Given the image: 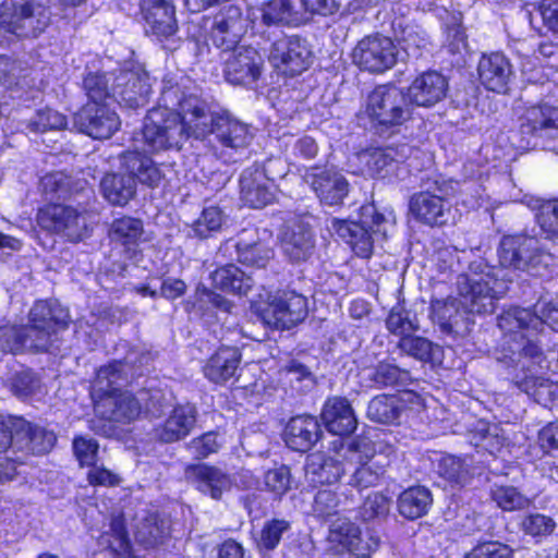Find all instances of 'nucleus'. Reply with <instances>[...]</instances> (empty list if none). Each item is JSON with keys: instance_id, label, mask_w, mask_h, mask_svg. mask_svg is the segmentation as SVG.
I'll return each instance as SVG.
<instances>
[{"instance_id": "54", "label": "nucleus", "mask_w": 558, "mask_h": 558, "mask_svg": "<svg viewBox=\"0 0 558 558\" xmlns=\"http://www.w3.org/2000/svg\"><path fill=\"white\" fill-rule=\"evenodd\" d=\"M520 527L524 534L543 539L554 533L556 522L549 515L535 512L525 515L520 523Z\"/></svg>"}, {"instance_id": "31", "label": "nucleus", "mask_w": 558, "mask_h": 558, "mask_svg": "<svg viewBox=\"0 0 558 558\" xmlns=\"http://www.w3.org/2000/svg\"><path fill=\"white\" fill-rule=\"evenodd\" d=\"M234 247L238 260L246 266L265 268L274 257V251L266 243L259 241L256 230H243L236 241H228L225 248Z\"/></svg>"}, {"instance_id": "2", "label": "nucleus", "mask_w": 558, "mask_h": 558, "mask_svg": "<svg viewBox=\"0 0 558 558\" xmlns=\"http://www.w3.org/2000/svg\"><path fill=\"white\" fill-rule=\"evenodd\" d=\"M28 325L0 327V350L5 353L50 351L58 342V333L68 327V311L56 302L38 301L28 315Z\"/></svg>"}, {"instance_id": "39", "label": "nucleus", "mask_w": 558, "mask_h": 558, "mask_svg": "<svg viewBox=\"0 0 558 558\" xmlns=\"http://www.w3.org/2000/svg\"><path fill=\"white\" fill-rule=\"evenodd\" d=\"M342 458L313 456L306 469V476L313 485H331L337 483L342 475L348 473L347 460Z\"/></svg>"}, {"instance_id": "15", "label": "nucleus", "mask_w": 558, "mask_h": 558, "mask_svg": "<svg viewBox=\"0 0 558 558\" xmlns=\"http://www.w3.org/2000/svg\"><path fill=\"white\" fill-rule=\"evenodd\" d=\"M398 50L393 41L380 35L361 39L352 52L353 62L362 70L383 73L397 62Z\"/></svg>"}, {"instance_id": "5", "label": "nucleus", "mask_w": 558, "mask_h": 558, "mask_svg": "<svg viewBox=\"0 0 558 558\" xmlns=\"http://www.w3.org/2000/svg\"><path fill=\"white\" fill-rule=\"evenodd\" d=\"M393 225V217H386L377 211L374 204H366L360 209L359 221L332 219L330 228L350 245L356 256L369 258L374 243L386 240Z\"/></svg>"}, {"instance_id": "44", "label": "nucleus", "mask_w": 558, "mask_h": 558, "mask_svg": "<svg viewBox=\"0 0 558 558\" xmlns=\"http://www.w3.org/2000/svg\"><path fill=\"white\" fill-rule=\"evenodd\" d=\"M211 280L216 288L239 295L247 294L254 284L252 277L233 264L216 269Z\"/></svg>"}, {"instance_id": "63", "label": "nucleus", "mask_w": 558, "mask_h": 558, "mask_svg": "<svg viewBox=\"0 0 558 558\" xmlns=\"http://www.w3.org/2000/svg\"><path fill=\"white\" fill-rule=\"evenodd\" d=\"M512 549L499 542H484L476 545L464 558H511Z\"/></svg>"}, {"instance_id": "6", "label": "nucleus", "mask_w": 558, "mask_h": 558, "mask_svg": "<svg viewBox=\"0 0 558 558\" xmlns=\"http://www.w3.org/2000/svg\"><path fill=\"white\" fill-rule=\"evenodd\" d=\"M498 326L508 339L509 350L534 360L536 364L543 361V351L536 336L541 332V323L531 310L519 306L510 307L498 318Z\"/></svg>"}, {"instance_id": "27", "label": "nucleus", "mask_w": 558, "mask_h": 558, "mask_svg": "<svg viewBox=\"0 0 558 558\" xmlns=\"http://www.w3.org/2000/svg\"><path fill=\"white\" fill-rule=\"evenodd\" d=\"M141 14L147 33L168 38L178 31L172 0H141Z\"/></svg>"}, {"instance_id": "14", "label": "nucleus", "mask_w": 558, "mask_h": 558, "mask_svg": "<svg viewBox=\"0 0 558 558\" xmlns=\"http://www.w3.org/2000/svg\"><path fill=\"white\" fill-rule=\"evenodd\" d=\"M451 191V183L445 180L427 181L426 189L411 197V213L418 221L425 225H445L450 215V204L446 197Z\"/></svg>"}, {"instance_id": "42", "label": "nucleus", "mask_w": 558, "mask_h": 558, "mask_svg": "<svg viewBox=\"0 0 558 558\" xmlns=\"http://www.w3.org/2000/svg\"><path fill=\"white\" fill-rule=\"evenodd\" d=\"M144 233L143 221L130 216L114 219L109 230L112 241L123 245L132 256L136 255L135 247L144 241Z\"/></svg>"}, {"instance_id": "55", "label": "nucleus", "mask_w": 558, "mask_h": 558, "mask_svg": "<svg viewBox=\"0 0 558 558\" xmlns=\"http://www.w3.org/2000/svg\"><path fill=\"white\" fill-rule=\"evenodd\" d=\"M387 329L400 337H408L412 332L418 329V325L414 322L411 313L401 305H397L391 308L387 319Z\"/></svg>"}, {"instance_id": "37", "label": "nucleus", "mask_w": 558, "mask_h": 558, "mask_svg": "<svg viewBox=\"0 0 558 558\" xmlns=\"http://www.w3.org/2000/svg\"><path fill=\"white\" fill-rule=\"evenodd\" d=\"M418 400V396L412 391H404L402 395H378L374 397L367 407V417L376 423L380 424H393L396 423L403 409L405 402H413Z\"/></svg>"}, {"instance_id": "51", "label": "nucleus", "mask_w": 558, "mask_h": 558, "mask_svg": "<svg viewBox=\"0 0 558 558\" xmlns=\"http://www.w3.org/2000/svg\"><path fill=\"white\" fill-rule=\"evenodd\" d=\"M398 348L407 355L412 356L422 362H429L434 360L438 345L430 342L428 339L413 336L402 337L398 342Z\"/></svg>"}, {"instance_id": "36", "label": "nucleus", "mask_w": 558, "mask_h": 558, "mask_svg": "<svg viewBox=\"0 0 558 558\" xmlns=\"http://www.w3.org/2000/svg\"><path fill=\"white\" fill-rule=\"evenodd\" d=\"M322 435L316 417L301 415L292 417L284 429V441L289 448L305 452L310 450Z\"/></svg>"}, {"instance_id": "22", "label": "nucleus", "mask_w": 558, "mask_h": 558, "mask_svg": "<svg viewBox=\"0 0 558 558\" xmlns=\"http://www.w3.org/2000/svg\"><path fill=\"white\" fill-rule=\"evenodd\" d=\"M160 104L155 109H168L180 114L182 121L192 129L193 124L199 121L207 106L198 97L186 96L177 82L172 78H165L159 99Z\"/></svg>"}, {"instance_id": "38", "label": "nucleus", "mask_w": 558, "mask_h": 558, "mask_svg": "<svg viewBox=\"0 0 558 558\" xmlns=\"http://www.w3.org/2000/svg\"><path fill=\"white\" fill-rule=\"evenodd\" d=\"M241 352L235 347H220L204 366L205 376L213 383L221 384L233 377L241 362Z\"/></svg>"}, {"instance_id": "32", "label": "nucleus", "mask_w": 558, "mask_h": 558, "mask_svg": "<svg viewBox=\"0 0 558 558\" xmlns=\"http://www.w3.org/2000/svg\"><path fill=\"white\" fill-rule=\"evenodd\" d=\"M121 169L129 178L150 189L159 185L163 173L159 166L146 154L138 150H128L120 156Z\"/></svg>"}, {"instance_id": "11", "label": "nucleus", "mask_w": 558, "mask_h": 558, "mask_svg": "<svg viewBox=\"0 0 558 558\" xmlns=\"http://www.w3.org/2000/svg\"><path fill=\"white\" fill-rule=\"evenodd\" d=\"M255 311L265 325L290 329L305 319L307 300L295 291H278L269 294L265 304L255 305Z\"/></svg>"}, {"instance_id": "29", "label": "nucleus", "mask_w": 558, "mask_h": 558, "mask_svg": "<svg viewBox=\"0 0 558 558\" xmlns=\"http://www.w3.org/2000/svg\"><path fill=\"white\" fill-rule=\"evenodd\" d=\"M478 78L483 86L498 94L509 90L513 70L509 59L500 53L483 54L477 65Z\"/></svg>"}, {"instance_id": "58", "label": "nucleus", "mask_w": 558, "mask_h": 558, "mask_svg": "<svg viewBox=\"0 0 558 558\" xmlns=\"http://www.w3.org/2000/svg\"><path fill=\"white\" fill-rule=\"evenodd\" d=\"M365 168L372 177H385L393 167L395 158L390 151L374 149L363 155Z\"/></svg>"}, {"instance_id": "25", "label": "nucleus", "mask_w": 558, "mask_h": 558, "mask_svg": "<svg viewBox=\"0 0 558 558\" xmlns=\"http://www.w3.org/2000/svg\"><path fill=\"white\" fill-rule=\"evenodd\" d=\"M468 308L462 307L459 299L438 300L432 304L433 319L444 333L464 337L474 324Z\"/></svg>"}, {"instance_id": "4", "label": "nucleus", "mask_w": 558, "mask_h": 558, "mask_svg": "<svg viewBox=\"0 0 558 558\" xmlns=\"http://www.w3.org/2000/svg\"><path fill=\"white\" fill-rule=\"evenodd\" d=\"M342 449L349 473L348 484L360 490L381 483L395 454L392 446L366 438L352 440Z\"/></svg>"}, {"instance_id": "34", "label": "nucleus", "mask_w": 558, "mask_h": 558, "mask_svg": "<svg viewBox=\"0 0 558 558\" xmlns=\"http://www.w3.org/2000/svg\"><path fill=\"white\" fill-rule=\"evenodd\" d=\"M274 184L258 168L244 170L240 178L242 201L253 208L269 204L274 198Z\"/></svg>"}, {"instance_id": "35", "label": "nucleus", "mask_w": 558, "mask_h": 558, "mask_svg": "<svg viewBox=\"0 0 558 558\" xmlns=\"http://www.w3.org/2000/svg\"><path fill=\"white\" fill-rule=\"evenodd\" d=\"M197 410L186 403L177 405L165 423L156 428V436L163 442H173L186 437L196 424Z\"/></svg>"}, {"instance_id": "57", "label": "nucleus", "mask_w": 558, "mask_h": 558, "mask_svg": "<svg viewBox=\"0 0 558 558\" xmlns=\"http://www.w3.org/2000/svg\"><path fill=\"white\" fill-rule=\"evenodd\" d=\"M264 484L268 492L281 498L292 488L291 471L287 465L268 470L264 475Z\"/></svg>"}, {"instance_id": "33", "label": "nucleus", "mask_w": 558, "mask_h": 558, "mask_svg": "<svg viewBox=\"0 0 558 558\" xmlns=\"http://www.w3.org/2000/svg\"><path fill=\"white\" fill-rule=\"evenodd\" d=\"M326 428L339 436L352 434L357 427V420L350 402L342 397L328 398L322 411Z\"/></svg>"}, {"instance_id": "7", "label": "nucleus", "mask_w": 558, "mask_h": 558, "mask_svg": "<svg viewBox=\"0 0 558 558\" xmlns=\"http://www.w3.org/2000/svg\"><path fill=\"white\" fill-rule=\"evenodd\" d=\"M498 258L502 267L526 271L533 276H542L551 259L539 241L526 234L502 236Z\"/></svg>"}, {"instance_id": "9", "label": "nucleus", "mask_w": 558, "mask_h": 558, "mask_svg": "<svg viewBox=\"0 0 558 558\" xmlns=\"http://www.w3.org/2000/svg\"><path fill=\"white\" fill-rule=\"evenodd\" d=\"M142 133L146 146L156 151L178 148L193 137L192 129L180 114L168 109H150L144 119Z\"/></svg>"}, {"instance_id": "64", "label": "nucleus", "mask_w": 558, "mask_h": 558, "mask_svg": "<svg viewBox=\"0 0 558 558\" xmlns=\"http://www.w3.org/2000/svg\"><path fill=\"white\" fill-rule=\"evenodd\" d=\"M532 313L539 319L541 331L544 325H548L553 330L558 328V305L553 300L541 299Z\"/></svg>"}, {"instance_id": "3", "label": "nucleus", "mask_w": 558, "mask_h": 558, "mask_svg": "<svg viewBox=\"0 0 558 558\" xmlns=\"http://www.w3.org/2000/svg\"><path fill=\"white\" fill-rule=\"evenodd\" d=\"M508 288L505 270L488 265L480 264L457 278L458 299L462 307L478 315L493 313Z\"/></svg>"}, {"instance_id": "16", "label": "nucleus", "mask_w": 558, "mask_h": 558, "mask_svg": "<svg viewBox=\"0 0 558 558\" xmlns=\"http://www.w3.org/2000/svg\"><path fill=\"white\" fill-rule=\"evenodd\" d=\"M302 180L311 186L319 202L328 206L341 205L350 191L348 180L336 169L306 167Z\"/></svg>"}, {"instance_id": "61", "label": "nucleus", "mask_w": 558, "mask_h": 558, "mask_svg": "<svg viewBox=\"0 0 558 558\" xmlns=\"http://www.w3.org/2000/svg\"><path fill=\"white\" fill-rule=\"evenodd\" d=\"M109 78L105 74L90 73L84 78V88L89 99L88 102L104 104L107 98H112V87H108Z\"/></svg>"}, {"instance_id": "56", "label": "nucleus", "mask_w": 558, "mask_h": 558, "mask_svg": "<svg viewBox=\"0 0 558 558\" xmlns=\"http://www.w3.org/2000/svg\"><path fill=\"white\" fill-rule=\"evenodd\" d=\"M390 510V499L381 493L369 494L360 507V517L363 521L385 519Z\"/></svg>"}, {"instance_id": "28", "label": "nucleus", "mask_w": 558, "mask_h": 558, "mask_svg": "<svg viewBox=\"0 0 558 558\" xmlns=\"http://www.w3.org/2000/svg\"><path fill=\"white\" fill-rule=\"evenodd\" d=\"M448 90V82L437 71H427L416 76L405 95L412 106L429 108L441 101Z\"/></svg>"}, {"instance_id": "17", "label": "nucleus", "mask_w": 558, "mask_h": 558, "mask_svg": "<svg viewBox=\"0 0 558 558\" xmlns=\"http://www.w3.org/2000/svg\"><path fill=\"white\" fill-rule=\"evenodd\" d=\"M312 52L306 41L298 36H284L275 40L269 61L279 72L294 76L304 72L311 63Z\"/></svg>"}, {"instance_id": "26", "label": "nucleus", "mask_w": 558, "mask_h": 558, "mask_svg": "<svg viewBox=\"0 0 558 558\" xmlns=\"http://www.w3.org/2000/svg\"><path fill=\"white\" fill-rule=\"evenodd\" d=\"M184 475L197 490L213 499H220L223 493L232 487L231 476L222 469L206 464H190L184 470Z\"/></svg>"}, {"instance_id": "45", "label": "nucleus", "mask_w": 558, "mask_h": 558, "mask_svg": "<svg viewBox=\"0 0 558 558\" xmlns=\"http://www.w3.org/2000/svg\"><path fill=\"white\" fill-rule=\"evenodd\" d=\"M303 14L296 1L270 0L262 7V21L265 25H298Z\"/></svg>"}, {"instance_id": "53", "label": "nucleus", "mask_w": 558, "mask_h": 558, "mask_svg": "<svg viewBox=\"0 0 558 558\" xmlns=\"http://www.w3.org/2000/svg\"><path fill=\"white\" fill-rule=\"evenodd\" d=\"M438 472L449 482L463 485L470 477V463L466 459L447 456L439 461Z\"/></svg>"}, {"instance_id": "52", "label": "nucleus", "mask_w": 558, "mask_h": 558, "mask_svg": "<svg viewBox=\"0 0 558 558\" xmlns=\"http://www.w3.org/2000/svg\"><path fill=\"white\" fill-rule=\"evenodd\" d=\"M65 126L66 118L62 113L51 108L37 110L36 113L27 122V129L34 133L62 130Z\"/></svg>"}, {"instance_id": "43", "label": "nucleus", "mask_w": 558, "mask_h": 558, "mask_svg": "<svg viewBox=\"0 0 558 558\" xmlns=\"http://www.w3.org/2000/svg\"><path fill=\"white\" fill-rule=\"evenodd\" d=\"M432 502V494L426 487L412 486L399 495L397 506L403 518L416 520L427 513Z\"/></svg>"}, {"instance_id": "10", "label": "nucleus", "mask_w": 558, "mask_h": 558, "mask_svg": "<svg viewBox=\"0 0 558 558\" xmlns=\"http://www.w3.org/2000/svg\"><path fill=\"white\" fill-rule=\"evenodd\" d=\"M365 112L374 125L390 129L412 117L405 92L395 85H379L368 95Z\"/></svg>"}, {"instance_id": "24", "label": "nucleus", "mask_w": 558, "mask_h": 558, "mask_svg": "<svg viewBox=\"0 0 558 558\" xmlns=\"http://www.w3.org/2000/svg\"><path fill=\"white\" fill-rule=\"evenodd\" d=\"M328 541L337 553H351L368 557L377 547L378 539L371 537L364 542L357 525L347 519H338L330 525Z\"/></svg>"}, {"instance_id": "60", "label": "nucleus", "mask_w": 558, "mask_h": 558, "mask_svg": "<svg viewBox=\"0 0 558 558\" xmlns=\"http://www.w3.org/2000/svg\"><path fill=\"white\" fill-rule=\"evenodd\" d=\"M535 218L547 236L558 238V199L542 203Z\"/></svg>"}, {"instance_id": "50", "label": "nucleus", "mask_w": 558, "mask_h": 558, "mask_svg": "<svg viewBox=\"0 0 558 558\" xmlns=\"http://www.w3.org/2000/svg\"><path fill=\"white\" fill-rule=\"evenodd\" d=\"M290 529L291 523L284 519H271L266 521L256 537L258 549L267 551L274 550Z\"/></svg>"}, {"instance_id": "19", "label": "nucleus", "mask_w": 558, "mask_h": 558, "mask_svg": "<svg viewBox=\"0 0 558 558\" xmlns=\"http://www.w3.org/2000/svg\"><path fill=\"white\" fill-rule=\"evenodd\" d=\"M248 19L236 5H229L215 14L209 38L213 44L226 51L238 47L239 41L247 32Z\"/></svg>"}, {"instance_id": "20", "label": "nucleus", "mask_w": 558, "mask_h": 558, "mask_svg": "<svg viewBox=\"0 0 558 558\" xmlns=\"http://www.w3.org/2000/svg\"><path fill=\"white\" fill-rule=\"evenodd\" d=\"M151 94L150 78L142 70H125L114 76L112 98L121 106L136 109L147 105Z\"/></svg>"}, {"instance_id": "13", "label": "nucleus", "mask_w": 558, "mask_h": 558, "mask_svg": "<svg viewBox=\"0 0 558 558\" xmlns=\"http://www.w3.org/2000/svg\"><path fill=\"white\" fill-rule=\"evenodd\" d=\"M520 131L534 146L558 155V108L549 105L532 106L520 117Z\"/></svg>"}, {"instance_id": "21", "label": "nucleus", "mask_w": 558, "mask_h": 558, "mask_svg": "<svg viewBox=\"0 0 558 558\" xmlns=\"http://www.w3.org/2000/svg\"><path fill=\"white\" fill-rule=\"evenodd\" d=\"M75 125L88 136L109 138L120 126L118 114L106 104L87 102L74 117Z\"/></svg>"}, {"instance_id": "18", "label": "nucleus", "mask_w": 558, "mask_h": 558, "mask_svg": "<svg viewBox=\"0 0 558 558\" xmlns=\"http://www.w3.org/2000/svg\"><path fill=\"white\" fill-rule=\"evenodd\" d=\"M264 59L251 46H240L229 50L225 58L223 74L233 85L250 86L262 75Z\"/></svg>"}, {"instance_id": "40", "label": "nucleus", "mask_w": 558, "mask_h": 558, "mask_svg": "<svg viewBox=\"0 0 558 558\" xmlns=\"http://www.w3.org/2000/svg\"><path fill=\"white\" fill-rule=\"evenodd\" d=\"M284 255L294 263L304 262L314 252V234L305 222L295 223L282 239Z\"/></svg>"}, {"instance_id": "59", "label": "nucleus", "mask_w": 558, "mask_h": 558, "mask_svg": "<svg viewBox=\"0 0 558 558\" xmlns=\"http://www.w3.org/2000/svg\"><path fill=\"white\" fill-rule=\"evenodd\" d=\"M44 194L50 198H65L71 194V180L63 172L48 173L40 180Z\"/></svg>"}, {"instance_id": "47", "label": "nucleus", "mask_w": 558, "mask_h": 558, "mask_svg": "<svg viewBox=\"0 0 558 558\" xmlns=\"http://www.w3.org/2000/svg\"><path fill=\"white\" fill-rule=\"evenodd\" d=\"M515 385L523 392L533 397L537 403L545 407L558 397V386L543 377L526 375L523 378H517Z\"/></svg>"}, {"instance_id": "12", "label": "nucleus", "mask_w": 558, "mask_h": 558, "mask_svg": "<svg viewBox=\"0 0 558 558\" xmlns=\"http://www.w3.org/2000/svg\"><path fill=\"white\" fill-rule=\"evenodd\" d=\"M38 225L50 232L60 233L71 242H78L89 234V214L84 208L52 204L39 209Z\"/></svg>"}, {"instance_id": "1", "label": "nucleus", "mask_w": 558, "mask_h": 558, "mask_svg": "<svg viewBox=\"0 0 558 558\" xmlns=\"http://www.w3.org/2000/svg\"><path fill=\"white\" fill-rule=\"evenodd\" d=\"M149 362L148 353L132 348L122 360H114L97 371L90 396L99 416L119 423H130L138 417L142 410L138 398L118 386L142 376Z\"/></svg>"}, {"instance_id": "23", "label": "nucleus", "mask_w": 558, "mask_h": 558, "mask_svg": "<svg viewBox=\"0 0 558 558\" xmlns=\"http://www.w3.org/2000/svg\"><path fill=\"white\" fill-rule=\"evenodd\" d=\"M14 428L13 457H21L23 459L27 453L45 454L56 445L57 436L52 430L43 426L32 425L21 417L14 418Z\"/></svg>"}, {"instance_id": "8", "label": "nucleus", "mask_w": 558, "mask_h": 558, "mask_svg": "<svg viewBox=\"0 0 558 558\" xmlns=\"http://www.w3.org/2000/svg\"><path fill=\"white\" fill-rule=\"evenodd\" d=\"M213 134L222 149L239 151L247 147L253 138L247 124L229 112H210L207 108L199 121L192 126L196 140H205Z\"/></svg>"}, {"instance_id": "48", "label": "nucleus", "mask_w": 558, "mask_h": 558, "mask_svg": "<svg viewBox=\"0 0 558 558\" xmlns=\"http://www.w3.org/2000/svg\"><path fill=\"white\" fill-rule=\"evenodd\" d=\"M493 501L504 511H520L530 507L531 499L517 487L509 485H495L490 488Z\"/></svg>"}, {"instance_id": "49", "label": "nucleus", "mask_w": 558, "mask_h": 558, "mask_svg": "<svg viewBox=\"0 0 558 558\" xmlns=\"http://www.w3.org/2000/svg\"><path fill=\"white\" fill-rule=\"evenodd\" d=\"M226 222V215L218 206H209L203 209L199 217L192 223L191 230L194 236L207 239L221 230Z\"/></svg>"}, {"instance_id": "41", "label": "nucleus", "mask_w": 558, "mask_h": 558, "mask_svg": "<svg viewBox=\"0 0 558 558\" xmlns=\"http://www.w3.org/2000/svg\"><path fill=\"white\" fill-rule=\"evenodd\" d=\"M363 378L369 387L376 389L405 387L412 383L409 371L387 362H380L374 367L364 369Z\"/></svg>"}, {"instance_id": "30", "label": "nucleus", "mask_w": 558, "mask_h": 558, "mask_svg": "<svg viewBox=\"0 0 558 558\" xmlns=\"http://www.w3.org/2000/svg\"><path fill=\"white\" fill-rule=\"evenodd\" d=\"M170 535V520L157 509H143L134 522V537L146 548L162 544Z\"/></svg>"}, {"instance_id": "46", "label": "nucleus", "mask_w": 558, "mask_h": 558, "mask_svg": "<svg viewBox=\"0 0 558 558\" xmlns=\"http://www.w3.org/2000/svg\"><path fill=\"white\" fill-rule=\"evenodd\" d=\"M104 197L117 206L126 205L136 194V184L132 178H129L125 172L108 173L100 183Z\"/></svg>"}, {"instance_id": "62", "label": "nucleus", "mask_w": 558, "mask_h": 558, "mask_svg": "<svg viewBox=\"0 0 558 558\" xmlns=\"http://www.w3.org/2000/svg\"><path fill=\"white\" fill-rule=\"evenodd\" d=\"M72 447L81 466H92L96 463L99 445L94 438L77 436L73 439Z\"/></svg>"}]
</instances>
